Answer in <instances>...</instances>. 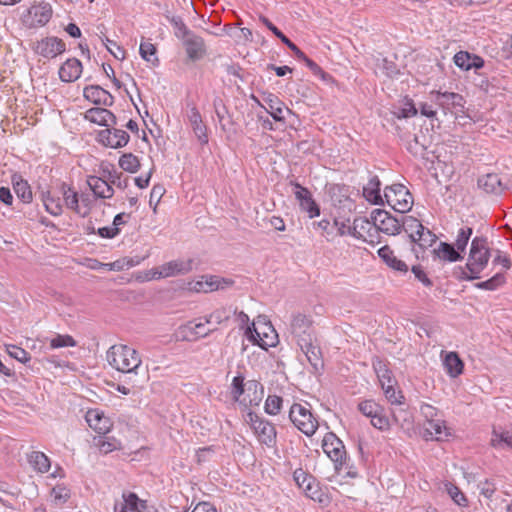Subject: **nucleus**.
I'll return each instance as SVG.
<instances>
[{"mask_svg": "<svg viewBox=\"0 0 512 512\" xmlns=\"http://www.w3.org/2000/svg\"><path fill=\"white\" fill-rule=\"evenodd\" d=\"M490 259V249L485 237L472 239L467 263L465 267H458L455 275L459 280L472 281L480 278L481 272L486 268Z\"/></svg>", "mask_w": 512, "mask_h": 512, "instance_id": "1", "label": "nucleus"}, {"mask_svg": "<svg viewBox=\"0 0 512 512\" xmlns=\"http://www.w3.org/2000/svg\"><path fill=\"white\" fill-rule=\"evenodd\" d=\"M109 365L119 372L138 375L142 370V360L139 353L127 345H113L106 353Z\"/></svg>", "mask_w": 512, "mask_h": 512, "instance_id": "2", "label": "nucleus"}, {"mask_svg": "<svg viewBox=\"0 0 512 512\" xmlns=\"http://www.w3.org/2000/svg\"><path fill=\"white\" fill-rule=\"evenodd\" d=\"M246 422L250 425L261 444L267 447L275 446L277 432L271 422L252 411L247 413Z\"/></svg>", "mask_w": 512, "mask_h": 512, "instance_id": "3", "label": "nucleus"}, {"mask_svg": "<svg viewBox=\"0 0 512 512\" xmlns=\"http://www.w3.org/2000/svg\"><path fill=\"white\" fill-rule=\"evenodd\" d=\"M324 453L334 463L335 470L340 472L347 467V454L343 442L332 432L327 433L322 440Z\"/></svg>", "mask_w": 512, "mask_h": 512, "instance_id": "4", "label": "nucleus"}, {"mask_svg": "<svg viewBox=\"0 0 512 512\" xmlns=\"http://www.w3.org/2000/svg\"><path fill=\"white\" fill-rule=\"evenodd\" d=\"M384 197L389 206L399 213L410 211L413 205V197L409 190L402 184H393L384 189Z\"/></svg>", "mask_w": 512, "mask_h": 512, "instance_id": "5", "label": "nucleus"}, {"mask_svg": "<svg viewBox=\"0 0 512 512\" xmlns=\"http://www.w3.org/2000/svg\"><path fill=\"white\" fill-rule=\"evenodd\" d=\"M289 419L306 436H312L317 428L318 421L311 411L304 405L294 403L289 411Z\"/></svg>", "mask_w": 512, "mask_h": 512, "instance_id": "6", "label": "nucleus"}, {"mask_svg": "<svg viewBox=\"0 0 512 512\" xmlns=\"http://www.w3.org/2000/svg\"><path fill=\"white\" fill-rule=\"evenodd\" d=\"M312 324V319L305 314L297 313L292 316L289 330L298 345L301 343L306 345L307 341L316 338Z\"/></svg>", "mask_w": 512, "mask_h": 512, "instance_id": "7", "label": "nucleus"}, {"mask_svg": "<svg viewBox=\"0 0 512 512\" xmlns=\"http://www.w3.org/2000/svg\"><path fill=\"white\" fill-rule=\"evenodd\" d=\"M371 219L374 221L379 233L387 235H397L401 231L400 219L395 218L385 210L376 209L371 213Z\"/></svg>", "mask_w": 512, "mask_h": 512, "instance_id": "8", "label": "nucleus"}, {"mask_svg": "<svg viewBox=\"0 0 512 512\" xmlns=\"http://www.w3.org/2000/svg\"><path fill=\"white\" fill-rule=\"evenodd\" d=\"M258 388L260 389V394H262L263 386L259 384L257 381L253 380L244 384V378L242 376H235L231 384V394L235 401L245 402V398L243 400L240 399V397L244 394L245 390H253L254 394H256ZM260 400L261 395H255L253 399L249 400V403L250 405H258Z\"/></svg>", "mask_w": 512, "mask_h": 512, "instance_id": "9", "label": "nucleus"}, {"mask_svg": "<svg viewBox=\"0 0 512 512\" xmlns=\"http://www.w3.org/2000/svg\"><path fill=\"white\" fill-rule=\"evenodd\" d=\"M430 94L435 104L445 112H453V110H455V113L463 112L465 101L462 95L454 92L440 91H432Z\"/></svg>", "mask_w": 512, "mask_h": 512, "instance_id": "10", "label": "nucleus"}, {"mask_svg": "<svg viewBox=\"0 0 512 512\" xmlns=\"http://www.w3.org/2000/svg\"><path fill=\"white\" fill-rule=\"evenodd\" d=\"M65 50V43L57 37H46L38 41L35 46V52L44 58H55Z\"/></svg>", "mask_w": 512, "mask_h": 512, "instance_id": "11", "label": "nucleus"}, {"mask_svg": "<svg viewBox=\"0 0 512 512\" xmlns=\"http://www.w3.org/2000/svg\"><path fill=\"white\" fill-rule=\"evenodd\" d=\"M181 40L190 61H198L205 55L206 47L202 37L191 31L182 37Z\"/></svg>", "mask_w": 512, "mask_h": 512, "instance_id": "12", "label": "nucleus"}, {"mask_svg": "<svg viewBox=\"0 0 512 512\" xmlns=\"http://www.w3.org/2000/svg\"><path fill=\"white\" fill-rule=\"evenodd\" d=\"M189 111L187 113L188 121L192 127V130L197 137L198 141L205 145L208 143L207 126L203 122L202 116L195 105H188Z\"/></svg>", "mask_w": 512, "mask_h": 512, "instance_id": "13", "label": "nucleus"}, {"mask_svg": "<svg viewBox=\"0 0 512 512\" xmlns=\"http://www.w3.org/2000/svg\"><path fill=\"white\" fill-rule=\"evenodd\" d=\"M100 141L110 148H122L129 142V134L122 129H106L99 134Z\"/></svg>", "mask_w": 512, "mask_h": 512, "instance_id": "14", "label": "nucleus"}, {"mask_svg": "<svg viewBox=\"0 0 512 512\" xmlns=\"http://www.w3.org/2000/svg\"><path fill=\"white\" fill-rule=\"evenodd\" d=\"M83 95L87 100L97 105L112 106L114 103L113 96L99 85L85 87Z\"/></svg>", "mask_w": 512, "mask_h": 512, "instance_id": "15", "label": "nucleus"}, {"mask_svg": "<svg viewBox=\"0 0 512 512\" xmlns=\"http://www.w3.org/2000/svg\"><path fill=\"white\" fill-rule=\"evenodd\" d=\"M28 13L32 19L30 25L33 27H42L51 19L52 8L49 3L42 2L31 6Z\"/></svg>", "mask_w": 512, "mask_h": 512, "instance_id": "16", "label": "nucleus"}, {"mask_svg": "<svg viewBox=\"0 0 512 512\" xmlns=\"http://www.w3.org/2000/svg\"><path fill=\"white\" fill-rule=\"evenodd\" d=\"M214 330L215 328L205 330L204 323H194L190 321L179 328L178 334L182 340L195 341L198 338L206 337Z\"/></svg>", "mask_w": 512, "mask_h": 512, "instance_id": "17", "label": "nucleus"}, {"mask_svg": "<svg viewBox=\"0 0 512 512\" xmlns=\"http://www.w3.org/2000/svg\"><path fill=\"white\" fill-rule=\"evenodd\" d=\"M60 192L63 196L66 207L73 210L81 217H85L89 214V209H82L79 205L80 199L78 193L66 183H62L60 186Z\"/></svg>", "mask_w": 512, "mask_h": 512, "instance_id": "18", "label": "nucleus"}, {"mask_svg": "<svg viewBox=\"0 0 512 512\" xmlns=\"http://www.w3.org/2000/svg\"><path fill=\"white\" fill-rule=\"evenodd\" d=\"M192 259L188 260H173L161 265V272L163 278L173 277L176 275H185L192 271Z\"/></svg>", "mask_w": 512, "mask_h": 512, "instance_id": "19", "label": "nucleus"}, {"mask_svg": "<svg viewBox=\"0 0 512 512\" xmlns=\"http://www.w3.org/2000/svg\"><path fill=\"white\" fill-rule=\"evenodd\" d=\"M301 351L305 354L308 362L311 364L313 369L317 372L323 367L321 349L317 343V338L312 341H307V344H299Z\"/></svg>", "mask_w": 512, "mask_h": 512, "instance_id": "20", "label": "nucleus"}, {"mask_svg": "<svg viewBox=\"0 0 512 512\" xmlns=\"http://www.w3.org/2000/svg\"><path fill=\"white\" fill-rule=\"evenodd\" d=\"M267 329L271 330L272 335H269L267 332H263V335L255 328L253 325V328L248 327L246 330V334L248 336V339L253 342L254 344H257L263 349H267L269 347L275 346L277 342V334L275 333L274 329H272L271 326H267Z\"/></svg>", "mask_w": 512, "mask_h": 512, "instance_id": "21", "label": "nucleus"}, {"mask_svg": "<svg viewBox=\"0 0 512 512\" xmlns=\"http://www.w3.org/2000/svg\"><path fill=\"white\" fill-rule=\"evenodd\" d=\"M85 118L100 126L109 127L116 124L115 115L108 109L101 107L88 109L85 113Z\"/></svg>", "mask_w": 512, "mask_h": 512, "instance_id": "22", "label": "nucleus"}, {"mask_svg": "<svg viewBox=\"0 0 512 512\" xmlns=\"http://www.w3.org/2000/svg\"><path fill=\"white\" fill-rule=\"evenodd\" d=\"M123 503L115 504L114 512H143L146 502L139 499L133 492L123 493Z\"/></svg>", "mask_w": 512, "mask_h": 512, "instance_id": "23", "label": "nucleus"}, {"mask_svg": "<svg viewBox=\"0 0 512 512\" xmlns=\"http://www.w3.org/2000/svg\"><path fill=\"white\" fill-rule=\"evenodd\" d=\"M82 63L76 58L67 59L59 69V78L61 81L69 83L74 82L81 76Z\"/></svg>", "mask_w": 512, "mask_h": 512, "instance_id": "24", "label": "nucleus"}, {"mask_svg": "<svg viewBox=\"0 0 512 512\" xmlns=\"http://www.w3.org/2000/svg\"><path fill=\"white\" fill-rule=\"evenodd\" d=\"M86 421L88 425L95 430L99 434H106L110 431L111 428V422L109 418L104 416L103 413H101L98 410H89L86 413Z\"/></svg>", "mask_w": 512, "mask_h": 512, "instance_id": "25", "label": "nucleus"}, {"mask_svg": "<svg viewBox=\"0 0 512 512\" xmlns=\"http://www.w3.org/2000/svg\"><path fill=\"white\" fill-rule=\"evenodd\" d=\"M87 184L98 198L109 199L114 194L111 184L97 176H89Z\"/></svg>", "mask_w": 512, "mask_h": 512, "instance_id": "26", "label": "nucleus"}, {"mask_svg": "<svg viewBox=\"0 0 512 512\" xmlns=\"http://www.w3.org/2000/svg\"><path fill=\"white\" fill-rule=\"evenodd\" d=\"M378 256L391 269L404 273L408 271V265L404 261L398 259L388 245H385L378 250Z\"/></svg>", "mask_w": 512, "mask_h": 512, "instance_id": "27", "label": "nucleus"}, {"mask_svg": "<svg viewBox=\"0 0 512 512\" xmlns=\"http://www.w3.org/2000/svg\"><path fill=\"white\" fill-rule=\"evenodd\" d=\"M372 231L376 233V227L374 221L364 217H357L353 221V225L348 227V234L352 235L357 239L366 237V233Z\"/></svg>", "mask_w": 512, "mask_h": 512, "instance_id": "28", "label": "nucleus"}, {"mask_svg": "<svg viewBox=\"0 0 512 512\" xmlns=\"http://www.w3.org/2000/svg\"><path fill=\"white\" fill-rule=\"evenodd\" d=\"M380 186L381 182L379 178L377 176H373L370 178L368 183L363 187V196L368 202L374 205L383 204V199L380 194Z\"/></svg>", "mask_w": 512, "mask_h": 512, "instance_id": "29", "label": "nucleus"}, {"mask_svg": "<svg viewBox=\"0 0 512 512\" xmlns=\"http://www.w3.org/2000/svg\"><path fill=\"white\" fill-rule=\"evenodd\" d=\"M490 443L496 449H512V430L494 428Z\"/></svg>", "mask_w": 512, "mask_h": 512, "instance_id": "30", "label": "nucleus"}, {"mask_svg": "<svg viewBox=\"0 0 512 512\" xmlns=\"http://www.w3.org/2000/svg\"><path fill=\"white\" fill-rule=\"evenodd\" d=\"M443 364L447 374L452 378H456L463 373L464 363L456 352L447 353Z\"/></svg>", "mask_w": 512, "mask_h": 512, "instance_id": "31", "label": "nucleus"}, {"mask_svg": "<svg viewBox=\"0 0 512 512\" xmlns=\"http://www.w3.org/2000/svg\"><path fill=\"white\" fill-rule=\"evenodd\" d=\"M478 186L486 193L498 194L502 191L500 177L495 173L486 174L478 179Z\"/></svg>", "mask_w": 512, "mask_h": 512, "instance_id": "32", "label": "nucleus"}, {"mask_svg": "<svg viewBox=\"0 0 512 512\" xmlns=\"http://www.w3.org/2000/svg\"><path fill=\"white\" fill-rule=\"evenodd\" d=\"M440 259L456 262L463 259L462 253L453 245L447 242H440L438 248L434 250Z\"/></svg>", "mask_w": 512, "mask_h": 512, "instance_id": "33", "label": "nucleus"}, {"mask_svg": "<svg viewBox=\"0 0 512 512\" xmlns=\"http://www.w3.org/2000/svg\"><path fill=\"white\" fill-rule=\"evenodd\" d=\"M236 310L232 309V307H221L214 310L211 314L206 316L205 323L207 324H215L221 325L227 322L232 314H235Z\"/></svg>", "mask_w": 512, "mask_h": 512, "instance_id": "34", "label": "nucleus"}, {"mask_svg": "<svg viewBox=\"0 0 512 512\" xmlns=\"http://www.w3.org/2000/svg\"><path fill=\"white\" fill-rule=\"evenodd\" d=\"M401 230L408 233L409 237L414 239L418 233L423 232L425 228L422 223L412 216H402L400 219Z\"/></svg>", "mask_w": 512, "mask_h": 512, "instance_id": "35", "label": "nucleus"}, {"mask_svg": "<svg viewBox=\"0 0 512 512\" xmlns=\"http://www.w3.org/2000/svg\"><path fill=\"white\" fill-rule=\"evenodd\" d=\"M28 462L34 470L40 473H45L50 468L49 458L40 451H33L28 456Z\"/></svg>", "mask_w": 512, "mask_h": 512, "instance_id": "36", "label": "nucleus"}, {"mask_svg": "<svg viewBox=\"0 0 512 512\" xmlns=\"http://www.w3.org/2000/svg\"><path fill=\"white\" fill-rule=\"evenodd\" d=\"M425 432L436 440H442L444 437L449 436L445 422L440 419L431 420L426 423Z\"/></svg>", "mask_w": 512, "mask_h": 512, "instance_id": "37", "label": "nucleus"}, {"mask_svg": "<svg viewBox=\"0 0 512 512\" xmlns=\"http://www.w3.org/2000/svg\"><path fill=\"white\" fill-rule=\"evenodd\" d=\"M265 102L268 107H266V111L272 116L275 121H284L285 118L282 116L284 104L273 95H269L268 98L265 99Z\"/></svg>", "mask_w": 512, "mask_h": 512, "instance_id": "38", "label": "nucleus"}, {"mask_svg": "<svg viewBox=\"0 0 512 512\" xmlns=\"http://www.w3.org/2000/svg\"><path fill=\"white\" fill-rule=\"evenodd\" d=\"M13 188L18 198L24 203H30L32 201V191L27 181L20 177H13Z\"/></svg>", "mask_w": 512, "mask_h": 512, "instance_id": "39", "label": "nucleus"}, {"mask_svg": "<svg viewBox=\"0 0 512 512\" xmlns=\"http://www.w3.org/2000/svg\"><path fill=\"white\" fill-rule=\"evenodd\" d=\"M392 418L395 423L402 428H409L412 425L413 417L410 411L401 406H396L391 410Z\"/></svg>", "mask_w": 512, "mask_h": 512, "instance_id": "40", "label": "nucleus"}, {"mask_svg": "<svg viewBox=\"0 0 512 512\" xmlns=\"http://www.w3.org/2000/svg\"><path fill=\"white\" fill-rule=\"evenodd\" d=\"M373 368L377 374V377L381 383L382 388L393 383L391 371L386 367V364L381 360L373 362Z\"/></svg>", "mask_w": 512, "mask_h": 512, "instance_id": "41", "label": "nucleus"}, {"mask_svg": "<svg viewBox=\"0 0 512 512\" xmlns=\"http://www.w3.org/2000/svg\"><path fill=\"white\" fill-rule=\"evenodd\" d=\"M506 282L504 273H496L493 277L486 281L478 282L475 284L477 289L495 291L502 287Z\"/></svg>", "mask_w": 512, "mask_h": 512, "instance_id": "42", "label": "nucleus"}, {"mask_svg": "<svg viewBox=\"0 0 512 512\" xmlns=\"http://www.w3.org/2000/svg\"><path fill=\"white\" fill-rule=\"evenodd\" d=\"M472 234L473 229L469 226L459 228L453 245L460 251V253L465 252Z\"/></svg>", "mask_w": 512, "mask_h": 512, "instance_id": "43", "label": "nucleus"}, {"mask_svg": "<svg viewBox=\"0 0 512 512\" xmlns=\"http://www.w3.org/2000/svg\"><path fill=\"white\" fill-rule=\"evenodd\" d=\"M119 166L127 172L136 173L140 168V161L134 154L126 153L119 158Z\"/></svg>", "mask_w": 512, "mask_h": 512, "instance_id": "44", "label": "nucleus"}, {"mask_svg": "<svg viewBox=\"0 0 512 512\" xmlns=\"http://www.w3.org/2000/svg\"><path fill=\"white\" fill-rule=\"evenodd\" d=\"M139 53L145 61L151 62L153 66L159 65V59L156 56V47L154 44L150 42H142L140 44Z\"/></svg>", "mask_w": 512, "mask_h": 512, "instance_id": "45", "label": "nucleus"}, {"mask_svg": "<svg viewBox=\"0 0 512 512\" xmlns=\"http://www.w3.org/2000/svg\"><path fill=\"white\" fill-rule=\"evenodd\" d=\"M359 411L366 417L372 418L377 416V413L383 412L382 406L373 400H364L358 405Z\"/></svg>", "mask_w": 512, "mask_h": 512, "instance_id": "46", "label": "nucleus"}, {"mask_svg": "<svg viewBox=\"0 0 512 512\" xmlns=\"http://www.w3.org/2000/svg\"><path fill=\"white\" fill-rule=\"evenodd\" d=\"M43 203L46 211L53 215L58 216L62 213V205L60 198L53 197L49 192L43 197Z\"/></svg>", "mask_w": 512, "mask_h": 512, "instance_id": "47", "label": "nucleus"}, {"mask_svg": "<svg viewBox=\"0 0 512 512\" xmlns=\"http://www.w3.org/2000/svg\"><path fill=\"white\" fill-rule=\"evenodd\" d=\"M294 479L299 485V487L303 488L306 491V494L314 499V492L313 485H312V478L308 477L303 471H295L294 472Z\"/></svg>", "mask_w": 512, "mask_h": 512, "instance_id": "48", "label": "nucleus"}, {"mask_svg": "<svg viewBox=\"0 0 512 512\" xmlns=\"http://www.w3.org/2000/svg\"><path fill=\"white\" fill-rule=\"evenodd\" d=\"M436 235L433 234L428 228H424L423 232L418 233L412 242L418 244L421 248H427L432 246L436 242Z\"/></svg>", "mask_w": 512, "mask_h": 512, "instance_id": "49", "label": "nucleus"}, {"mask_svg": "<svg viewBox=\"0 0 512 512\" xmlns=\"http://www.w3.org/2000/svg\"><path fill=\"white\" fill-rule=\"evenodd\" d=\"M213 107L222 131H226V125L224 124V120L226 116L230 117L227 107L223 103V100L219 97H216L213 100Z\"/></svg>", "mask_w": 512, "mask_h": 512, "instance_id": "50", "label": "nucleus"}, {"mask_svg": "<svg viewBox=\"0 0 512 512\" xmlns=\"http://www.w3.org/2000/svg\"><path fill=\"white\" fill-rule=\"evenodd\" d=\"M445 489L451 499L459 506H467L468 500L464 493L455 485L452 483L445 484Z\"/></svg>", "mask_w": 512, "mask_h": 512, "instance_id": "51", "label": "nucleus"}, {"mask_svg": "<svg viewBox=\"0 0 512 512\" xmlns=\"http://www.w3.org/2000/svg\"><path fill=\"white\" fill-rule=\"evenodd\" d=\"M299 206L302 211L308 214L309 218H314L320 215V208L318 204L314 201L312 194L306 199L299 202Z\"/></svg>", "mask_w": 512, "mask_h": 512, "instance_id": "52", "label": "nucleus"}, {"mask_svg": "<svg viewBox=\"0 0 512 512\" xmlns=\"http://www.w3.org/2000/svg\"><path fill=\"white\" fill-rule=\"evenodd\" d=\"M282 398L277 395H269L265 401L264 410L269 415H277L282 406Z\"/></svg>", "mask_w": 512, "mask_h": 512, "instance_id": "53", "label": "nucleus"}, {"mask_svg": "<svg viewBox=\"0 0 512 512\" xmlns=\"http://www.w3.org/2000/svg\"><path fill=\"white\" fill-rule=\"evenodd\" d=\"M384 390V394L386 399L395 406H401L404 404V396L401 394L400 391H396L393 387V383L385 386V388H382Z\"/></svg>", "mask_w": 512, "mask_h": 512, "instance_id": "54", "label": "nucleus"}, {"mask_svg": "<svg viewBox=\"0 0 512 512\" xmlns=\"http://www.w3.org/2000/svg\"><path fill=\"white\" fill-rule=\"evenodd\" d=\"M74 346H76V341L70 335L57 334L50 340V347L52 349Z\"/></svg>", "mask_w": 512, "mask_h": 512, "instance_id": "55", "label": "nucleus"}, {"mask_svg": "<svg viewBox=\"0 0 512 512\" xmlns=\"http://www.w3.org/2000/svg\"><path fill=\"white\" fill-rule=\"evenodd\" d=\"M55 505H63L70 498V491L65 486L57 485L51 491Z\"/></svg>", "mask_w": 512, "mask_h": 512, "instance_id": "56", "label": "nucleus"}, {"mask_svg": "<svg viewBox=\"0 0 512 512\" xmlns=\"http://www.w3.org/2000/svg\"><path fill=\"white\" fill-rule=\"evenodd\" d=\"M102 43L106 46L107 50L118 60L125 58V50L120 47L116 42L110 40L108 37H101Z\"/></svg>", "mask_w": 512, "mask_h": 512, "instance_id": "57", "label": "nucleus"}, {"mask_svg": "<svg viewBox=\"0 0 512 512\" xmlns=\"http://www.w3.org/2000/svg\"><path fill=\"white\" fill-rule=\"evenodd\" d=\"M7 353L11 358L16 359L23 364L27 363L31 359L29 353L25 349L16 345H8Z\"/></svg>", "mask_w": 512, "mask_h": 512, "instance_id": "58", "label": "nucleus"}, {"mask_svg": "<svg viewBox=\"0 0 512 512\" xmlns=\"http://www.w3.org/2000/svg\"><path fill=\"white\" fill-rule=\"evenodd\" d=\"M168 21L174 26L176 29L175 35L177 38L181 39L186 34L191 32V30L188 29L186 24L183 22L182 18L179 16H166Z\"/></svg>", "mask_w": 512, "mask_h": 512, "instance_id": "59", "label": "nucleus"}, {"mask_svg": "<svg viewBox=\"0 0 512 512\" xmlns=\"http://www.w3.org/2000/svg\"><path fill=\"white\" fill-rule=\"evenodd\" d=\"M454 63L457 67L461 68L462 70L468 71L471 69V59L472 54L466 52V51H459L454 55Z\"/></svg>", "mask_w": 512, "mask_h": 512, "instance_id": "60", "label": "nucleus"}, {"mask_svg": "<svg viewBox=\"0 0 512 512\" xmlns=\"http://www.w3.org/2000/svg\"><path fill=\"white\" fill-rule=\"evenodd\" d=\"M480 489V494L483 495L488 501L493 502V496L496 491L495 485L489 480H485L484 482H480L478 485Z\"/></svg>", "mask_w": 512, "mask_h": 512, "instance_id": "61", "label": "nucleus"}, {"mask_svg": "<svg viewBox=\"0 0 512 512\" xmlns=\"http://www.w3.org/2000/svg\"><path fill=\"white\" fill-rule=\"evenodd\" d=\"M371 424L378 430L385 431L390 427L389 419L383 412L377 413V416L371 418Z\"/></svg>", "mask_w": 512, "mask_h": 512, "instance_id": "62", "label": "nucleus"}, {"mask_svg": "<svg viewBox=\"0 0 512 512\" xmlns=\"http://www.w3.org/2000/svg\"><path fill=\"white\" fill-rule=\"evenodd\" d=\"M412 273L424 286L431 287L432 281L427 277L426 273L421 266L416 265L412 267Z\"/></svg>", "mask_w": 512, "mask_h": 512, "instance_id": "63", "label": "nucleus"}, {"mask_svg": "<svg viewBox=\"0 0 512 512\" xmlns=\"http://www.w3.org/2000/svg\"><path fill=\"white\" fill-rule=\"evenodd\" d=\"M291 185L295 188L294 195L298 203L311 195V192L307 188L301 186L299 183L291 182Z\"/></svg>", "mask_w": 512, "mask_h": 512, "instance_id": "64", "label": "nucleus"}]
</instances>
